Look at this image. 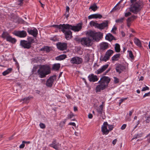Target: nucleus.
Returning a JSON list of instances; mask_svg holds the SVG:
<instances>
[{"instance_id": "nucleus-38", "label": "nucleus", "mask_w": 150, "mask_h": 150, "mask_svg": "<svg viewBox=\"0 0 150 150\" xmlns=\"http://www.w3.org/2000/svg\"><path fill=\"white\" fill-rule=\"evenodd\" d=\"M30 98L29 97L25 98H24L22 99L21 100L23 101V103H27L29 102V101L30 99Z\"/></svg>"}, {"instance_id": "nucleus-17", "label": "nucleus", "mask_w": 150, "mask_h": 150, "mask_svg": "<svg viewBox=\"0 0 150 150\" xmlns=\"http://www.w3.org/2000/svg\"><path fill=\"white\" fill-rule=\"evenodd\" d=\"M101 18H106L103 17L101 15L98 13L93 14L88 16V19Z\"/></svg>"}, {"instance_id": "nucleus-30", "label": "nucleus", "mask_w": 150, "mask_h": 150, "mask_svg": "<svg viewBox=\"0 0 150 150\" xmlns=\"http://www.w3.org/2000/svg\"><path fill=\"white\" fill-rule=\"evenodd\" d=\"M110 57H109L106 54H105V55L104 57H103L101 56L100 58V60L101 61H104L105 62H106L107 60H108L110 59Z\"/></svg>"}, {"instance_id": "nucleus-44", "label": "nucleus", "mask_w": 150, "mask_h": 150, "mask_svg": "<svg viewBox=\"0 0 150 150\" xmlns=\"http://www.w3.org/2000/svg\"><path fill=\"white\" fill-rule=\"evenodd\" d=\"M108 66L109 65L108 64H106L103 65L101 68L102 70H103V71H104L108 68Z\"/></svg>"}, {"instance_id": "nucleus-6", "label": "nucleus", "mask_w": 150, "mask_h": 150, "mask_svg": "<svg viewBox=\"0 0 150 150\" xmlns=\"http://www.w3.org/2000/svg\"><path fill=\"white\" fill-rule=\"evenodd\" d=\"M61 30L64 33L65 38L67 40H69L73 37L72 32L69 30L63 29Z\"/></svg>"}, {"instance_id": "nucleus-34", "label": "nucleus", "mask_w": 150, "mask_h": 150, "mask_svg": "<svg viewBox=\"0 0 150 150\" xmlns=\"http://www.w3.org/2000/svg\"><path fill=\"white\" fill-rule=\"evenodd\" d=\"M12 69L11 68H8L6 70L3 72L2 74L3 76H5L11 73L12 71Z\"/></svg>"}, {"instance_id": "nucleus-33", "label": "nucleus", "mask_w": 150, "mask_h": 150, "mask_svg": "<svg viewBox=\"0 0 150 150\" xmlns=\"http://www.w3.org/2000/svg\"><path fill=\"white\" fill-rule=\"evenodd\" d=\"M98 8L96 4L94 3L93 5L91 6L89 8V9H91L94 11H96Z\"/></svg>"}, {"instance_id": "nucleus-27", "label": "nucleus", "mask_w": 150, "mask_h": 150, "mask_svg": "<svg viewBox=\"0 0 150 150\" xmlns=\"http://www.w3.org/2000/svg\"><path fill=\"white\" fill-rule=\"evenodd\" d=\"M120 54H117L114 55L112 57V60L113 62L115 61H117L118 60V59L120 58Z\"/></svg>"}, {"instance_id": "nucleus-64", "label": "nucleus", "mask_w": 150, "mask_h": 150, "mask_svg": "<svg viewBox=\"0 0 150 150\" xmlns=\"http://www.w3.org/2000/svg\"><path fill=\"white\" fill-rule=\"evenodd\" d=\"M69 124L74 126H75L76 125L75 123L74 122H70Z\"/></svg>"}, {"instance_id": "nucleus-15", "label": "nucleus", "mask_w": 150, "mask_h": 150, "mask_svg": "<svg viewBox=\"0 0 150 150\" xmlns=\"http://www.w3.org/2000/svg\"><path fill=\"white\" fill-rule=\"evenodd\" d=\"M99 84L97 85L96 88V92H100L101 91L103 90L106 88L108 86H107L101 83H98Z\"/></svg>"}, {"instance_id": "nucleus-55", "label": "nucleus", "mask_w": 150, "mask_h": 150, "mask_svg": "<svg viewBox=\"0 0 150 150\" xmlns=\"http://www.w3.org/2000/svg\"><path fill=\"white\" fill-rule=\"evenodd\" d=\"M146 123H149L150 122V116H149L147 117L146 120Z\"/></svg>"}, {"instance_id": "nucleus-9", "label": "nucleus", "mask_w": 150, "mask_h": 150, "mask_svg": "<svg viewBox=\"0 0 150 150\" xmlns=\"http://www.w3.org/2000/svg\"><path fill=\"white\" fill-rule=\"evenodd\" d=\"M56 76L55 75L51 76L47 79L46 83V86L50 88L52 87L54 80L56 79Z\"/></svg>"}, {"instance_id": "nucleus-23", "label": "nucleus", "mask_w": 150, "mask_h": 150, "mask_svg": "<svg viewBox=\"0 0 150 150\" xmlns=\"http://www.w3.org/2000/svg\"><path fill=\"white\" fill-rule=\"evenodd\" d=\"M67 57L66 55L63 54L56 57L55 58L56 60L61 61L65 59Z\"/></svg>"}, {"instance_id": "nucleus-37", "label": "nucleus", "mask_w": 150, "mask_h": 150, "mask_svg": "<svg viewBox=\"0 0 150 150\" xmlns=\"http://www.w3.org/2000/svg\"><path fill=\"white\" fill-rule=\"evenodd\" d=\"M59 145V143H57L56 144H50L49 145V146L52 147L54 149L56 150H59L58 149V146Z\"/></svg>"}, {"instance_id": "nucleus-5", "label": "nucleus", "mask_w": 150, "mask_h": 150, "mask_svg": "<svg viewBox=\"0 0 150 150\" xmlns=\"http://www.w3.org/2000/svg\"><path fill=\"white\" fill-rule=\"evenodd\" d=\"M92 41L91 39L88 37H84L81 38V44L83 46L89 47L91 46Z\"/></svg>"}, {"instance_id": "nucleus-32", "label": "nucleus", "mask_w": 150, "mask_h": 150, "mask_svg": "<svg viewBox=\"0 0 150 150\" xmlns=\"http://www.w3.org/2000/svg\"><path fill=\"white\" fill-rule=\"evenodd\" d=\"M10 35L7 32L5 31L3 32L1 35L2 37L4 39H6V40Z\"/></svg>"}, {"instance_id": "nucleus-22", "label": "nucleus", "mask_w": 150, "mask_h": 150, "mask_svg": "<svg viewBox=\"0 0 150 150\" xmlns=\"http://www.w3.org/2000/svg\"><path fill=\"white\" fill-rule=\"evenodd\" d=\"M108 43L106 42H103L100 45V49L104 50L107 49L109 47Z\"/></svg>"}, {"instance_id": "nucleus-3", "label": "nucleus", "mask_w": 150, "mask_h": 150, "mask_svg": "<svg viewBox=\"0 0 150 150\" xmlns=\"http://www.w3.org/2000/svg\"><path fill=\"white\" fill-rule=\"evenodd\" d=\"M86 35L91 39V41L93 40L99 41L103 37V34L100 32H96L91 30H89L86 33Z\"/></svg>"}, {"instance_id": "nucleus-35", "label": "nucleus", "mask_w": 150, "mask_h": 150, "mask_svg": "<svg viewBox=\"0 0 150 150\" xmlns=\"http://www.w3.org/2000/svg\"><path fill=\"white\" fill-rule=\"evenodd\" d=\"M115 51L117 52H120V46L119 44L116 43L115 44Z\"/></svg>"}, {"instance_id": "nucleus-46", "label": "nucleus", "mask_w": 150, "mask_h": 150, "mask_svg": "<svg viewBox=\"0 0 150 150\" xmlns=\"http://www.w3.org/2000/svg\"><path fill=\"white\" fill-rule=\"evenodd\" d=\"M108 130L109 132L110 131H111L114 128L113 125H110L108 124Z\"/></svg>"}, {"instance_id": "nucleus-59", "label": "nucleus", "mask_w": 150, "mask_h": 150, "mask_svg": "<svg viewBox=\"0 0 150 150\" xmlns=\"http://www.w3.org/2000/svg\"><path fill=\"white\" fill-rule=\"evenodd\" d=\"M25 146V144L24 143H22V144H21L19 146V148L20 149H23Z\"/></svg>"}, {"instance_id": "nucleus-60", "label": "nucleus", "mask_w": 150, "mask_h": 150, "mask_svg": "<svg viewBox=\"0 0 150 150\" xmlns=\"http://www.w3.org/2000/svg\"><path fill=\"white\" fill-rule=\"evenodd\" d=\"M16 20H17V21L18 23H22V22L23 21V19H16Z\"/></svg>"}, {"instance_id": "nucleus-11", "label": "nucleus", "mask_w": 150, "mask_h": 150, "mask_svg": "<svg viewBox=\"0 0 150 150\" xmlns=\"http://www.w3.org/2000/svg\"><path fill=\"white\" fill-rule=\"evenodd\" d=\"M20 45L22 48L24 49H29L31 47V46L30 45L28 42L27 40H21Z\"/></svg>"}, {"instance_id": "nucleus-54", "label": "nucleus", "mask_w": 150, "mask_h": 150, "mask_svg": "<svg viewBox=\"0 0 150 150\" xmlns=\"http://www.w3.org/2000/svg\"><path fill=\"white\" fill-rule=\"evenodd\" d=\"M114 83H118L119 82L118 79L116 77H114Z\"/></svg>"}, {"instance_id": "nucleus-28", "label": "nucleus", "mask_w": 150, "mask_h": 150, "mask_svg": "<svg viewBox=\"0 0 150 150\" xmlns=\"http://www.w3.org/2000/svg\"><path fill=\"white\" fill-rule=\"evenodd\" d=\"M27 42L31 46V45L33 43H35V41L34 38L30 37H28L27 38Z\"/></svg>"}, {"instance_id": "nucleus-40", "label": "nucleus", "mask_w": 150, "mask_h": 150, "mask_svg": "<svg viewBox=\"0 0 150 150\" xmlns=\"http://www.w3.org/2000/svg\"><path fill=\"white\" fill-rule=\"evenodd\" d=\"M38 67L36 66H34L32 69V74H36L37 75V72H36L37 69H38Z\"/></svg>"}, {"instance_id": "nucleus-8", "label": "nucleus", "mask_w": 150, "mask_h": 150, "mask_svg": "<svg viewBox=\"0 0 150 150\" xmlns=\"http://www.w3.org/2000/svg\"><path fill=\"white\" fill-rule=\"evenodd\" d=\"M110 81V79L108 76H104L101 78L98 83H102L108 86V83Z\"/></svg>"}, {"instance_id": "nucleus-14", "label": "nucleus", "mask_w": 150, "mask_h": 150, "mask_svg": "<svg viewBox=\"0 0 150 150\" xmlns=\"http://www.w3.org/2000/svg\"><path fill=\"white\" fill-rule=\"evenodd\" d=\"M126 69V67L120 64H118L116 66L115 69L117 72L120 74L122 71Z\"/></svg>"}, {"instance_id": "nucleus-57", "label": "nucleus", "mask_w": 150, "mask_h": 150, "mask_svg": "<svg viewBox=\"0 0 150 150\" xmlns=\"http://www.w3.org/2000/svg\"><path fill=\"white\" fill-rule=\"evenodd\" d=\"M150 95V91L147 93H145L143 96V98H144L146 96H149Z\"/></svg>"}, {"instance_id": "nucleus-52", "label": "nucleus", "mask_w": 150, "mask_h": 150, "mask_svg": "<svg viewBox=\"0 0 150 150\" xmlns=\"http://www.w3.org/2000/svg\"><path fill=\"white\" fill-rule=\"evenodd\" d=\"M149 88L147 86H146L145 87H144L142 88V91H144L146 90H149Z\"/></svg>"}, {"instance_id": "nucleus-36", "label": "nucleus", "mask_w": 150, "mask_h": 150, "mask_svg": "<svg viewBox=\"0 0 150 150\" xmlns=\"http://www.w3.org/2000/svg\"><path fill=\"white\" fill-rule=\"evenodd\" d=\"M97 112L100 114H102L103 110V105H101L97 109Z\"/></svg>"}, {"instance_id": "nucleus-7", "label": "nucleus", "mask_w": 150, "mask_h": 150, "mask_svg": "<svg viewBox=\"0 0 150 150\" xmlns=\"http://www.w3.org/2000/svg\"><path fill=\"white\" fill-rule=\"evenodd\" d=\"M83 62L82 59L79 57H73L70 60V62L71 64L77 65L82 64Z\"/></svg>"}, {"instance_id": "nucleus-31", "label": "nucleus", "mask_w": 150, "mask_h": 150, "mask_svg": "<svg viewBox=\"0 0 150 150\" xmlns=\"http://www.w3.org/2000/svg\"><path fill=\"white\" fill-rule=\"evenodd\" d=\"M114 51L110 49L107 51L105 54L110 58V56H111L114 53Z\"/></svg>"}, {"instance_id": "nucleus-21", "label": "nucleus", "mask_w": 150, "mask_h": 150, "mask_svg": "<svg viewBox=\"0 0 150 150\" xmlns=\"http://www.w3.org/2000/svg\"><path fill=\"white\" fill-rule=\"evenodd\" d=\"M67 24H63L62 25L60 24L59 25H52V27L58 28L59 29H66L67 27Z\"/></svg>"}, {"instance_id": "nucleus-2", "label": "nucleus", "mask_w": 150, "mask_h": 150, "mask_svg": "<svg viewBox=\"0 0 150 150\" xmlns=\"http://www.w3.org/2000/svg\"><path fill=\"white\" fill-rule=\"evenodd\" d=\"M144 5V3L142 0H139L130 6V11L134 13L137 14L143 8Z\"/></svg>"}, {"instance_id": "nucleus-29", "label": "nucleus", "mask_w": 150, "mask_h": 150, "mask_svg": "<svg viewBox=\"0 0 150 150\" xmlns=\"http://www.w3.org/2000/svg\"><path fill=\"white\" fill-rule=\"evenodd\" d=\"M134 42L135 44L138 46H141V43L140 40L138 38H135L134 39Z\"/></svg>"}, {"instance_id": "nucleus-47", "label": "nucleus", "mask_w": 150, "mask_h": 150, "mask_svg": "<svg viewBox=\"0 0 150 150\" xmlns=\"http://www.w3.org/2000/svg\"><path fill=\"white\" fill-rule=\"evenodd\" d=\"M103 72V70H102L101 68L98 69L96 71V73L97 74H99Z\"/></svg>"}, {"instance_id": "nucleus-41", "label": "nucleus", "mask_w": 150, "mask_h": 150, "mask_svg": "<svg viewBox=\"0 0 150 150\" xmlns=\"http://www.w3.org/2000/svg\"><path fill=\"white\" fill-rule=\"evenodd\" d=\"M142 133L137 134H136L134 136V137L132 138V140H133L135 139H137L138 138L142 137Z\"/></svg>"}, {"instance_id": "nucleus-42", "label": "nucleus", "mask_w": 150, "mask_h": 150, "mask_svg": "<svg viewBox=\"0 0 150 150\" xmlns=\"http://www.w3.org/2000/svg\"><path fill=\"white\" fill-rule=\"evenodd\" d=\"M120 8V7H117V6H115L111 11L110 12H112L117 10H118Z\"/></svg>"}, {"instance_id": "nucleus-18", "label": "nucleus", "mask_w": 150, "mask_h": 150, "mask_svg": "<svg viewBox=\"0 0 150 150\" xmlns=\"http://www.w3.org/2000/svg\"><path fill=\"white\" fill-rule=\"evenodd\" d=\"M89 81L91 82H95L98 80L97 76L94 75L93 74L89 75L88 77Z\"/></svg>"}, {"instance_id": "nucleus-62", "label": "nucleus", "mask_w": 150, "mask_h": 150, "mask_svg": "<svg viewBox=\"0 0 150 150\" xmlns=\"http://www.w3.org/2000/svg\"><path fill=\"white\" fill-rule=\"evenodd\" d=\"M88 118L89 119H91L93 117V115L89 113L88 115Z\"/></svg>"}, {"instance_id": "nucleus-50", "label": "nucleus", "mask_w": 150, "mask_h": 150, "mask_svg": "<svg viewBox=\"0 0 150 150\" xmlns=\"http://www.w3.org/2000/svg\"><path fill=\"white\" fill-rule=\"evenodd\" d=\"M74 116V114L72 112H71L68 115L67 118L68 119H71Z\"/></svg>"}, {"instance_id": "nucleus-19", "label": "nucleus", "mask_w": 150, "mask_h": 150, "mask_svg": "<svg viewBox=\"0 0 150 150\" xmlns=\"http://www.w3.org/2000/svg\"><path fill=\"white\" fill-rule=\"evenodd\" d=\"M108 21H106L105 22L100 24H98V28L99 29H103L108 26Z\"/></svg>"}, {"instance_id": "nucleus-63", "label": "nucleus", "mask_w": 150, "mask_h": 150, "mask_svg": "<svg viewBox=\"0 0 150 150\" xmlns=\"http://www.w3.org/2000/svg\"><path fill=\"white\" fill-rule=\"evenodd\" d=\"M16 86H19L21 88H22V86L21 84L19 83H16Z\"/></svg>"}, {"instance_id": "nucleus-16", "label": "nucleus", "mask_w": 150, "mask_h": 150, "mask_svg": "<svg viewBox=\"0 0 150 150\" xmlns=\"http://www.w3.org/2000/svg\"><path fill=\"white\" fill-rule=\"evenodd\" d=\"M27 32L29 34L32 35L34 37H36L38 34V31L35 28H34L33 30H29L28 29Z\"/></svg>"}, {"instance_id": "nucleus-45", "label": "nucleus", "mask_w": 150, "mask_h": 150, "mask_svg": "<svg viewBox=\"0 0 150 150\" xmlns=\"http://www.w3.org/2000/svg\"><path fill=\"white\" fill-rule=\"evenodd\" d=\"M128 52H129V57L132 59H133L134 58L132 52L131 51H128Z\"/></svg>"}, {"instance_id": "nucleus-4", "label": "nucleus", "mask_w": 150, "mask_h": 150, "mask_svg": "<svg viewBox=\"0 0 150 150\" xmlns=\"http://www.w3.org/2000/svg\"><path fill=\"white\" fill-rule=\"evenodd\" d=\"M82 23H80L76 25H72L69 24H67L66 29L71 30L74 32H78L82 29Z\"/></svg>"}, {"instance_id": "nucleus-48", "label": "nucleus", "mask_w": 150, "mask_h": 150, "mask_svg": "<svg viewBox=\"0 0 150 150\" xmlns=\"http://www.w3.org/2000/svg\"><path fill=\"white\" fill-rule=\"evenodd\" d=\"M117 29V28L115 26H114L113 27L112 30L111 32L114 34H115V30Z\"/></svg>"}, {"instance_id": "nucleus-56", "label": "nucleus", "mask_w": 150, "mask_h": 150, "mask_svg": "<svg viewBox=\"0 0 150 150\" xmlns=\"http://www.w3.org/2000/svg\"><path fill=\"white\" fill-rule=\"evenodd\" d=\"M126 126L127 125L126 124H124L121 126V129L122 130H124L126 128Z\"/></svg>"}, {"instance_id": "nucleus-43", "label": "nucleus", "mask_w": 150, "mask_h": 150, "mask_svg": "<svg viewBox=\"0 0 150 150\" xmlns=\"http://www.w3.org/2000/svg\"><path fill=\"white\" fill-rule=\"evenodd\" d=\"M132 19H127V25L129 28L130 26L131 23L132 21Z\"/></svg>"}, {"instance_id": "nucleus-24", "label": "nucleus", "mask_w": 150, "mask_h": 150, "mask_svg": "<svg viewBox=\"0 0 150 150\" xmlns=\"http://www.w3.org/2000/svg\"><path fill=\"white\" fill-rule=\"evenodd\" d=\"M60 67V64L59 63L55 64L53 65L52 69L55 71L59 70Z\"/></svg>"}, {"instance_id": "nucleus-58", "label": "nucleus", "mask_w": 150, "mask_h": 150, "mask_svg": "<svg viewBox=\"0 0 150 150\" xmlns=\"http://www.w3.org/2000/svg\"><path fill=\"white\" fill-rule=\"evenodd\" d=\"M131 15V13L130 12H128L125 13V16L127 17Z\"/></svg>"}, {"instance_id": "nucleus-13", "label": "nucleus", "mask_w": 150, "mask_h": 150, "mask_svg": "<svg viewBox=\"0 0 150 150\" xmlns=\"http://www.w3.org/2000/svg\"><path fill=\"white\" fill-rule=\"evenodd\" d=\"M57 48L60 50H66L67 48V45L66 43L59 42L57 44Z\"/></svg>"}, {"instance_id": "nucleus-10", "label": "nucleus", "mask_w": 150, "mask_h": 150, "mask_svg": "<svg viewBox=\"0 0 150 150\" xmlns=\"http://www.w3.org/2000/svg\"><path fill=\"white\" fill-rule=\"evenodd\" d=\"M13 34L20 38L25 37L27 35L26 32L25 30L14 31Z\"/></svg>"}, {"instance_id": "nucleus-1", "label": "nucleus", "mask_w": 150, "mask_h": 150, "mask_svg": "<svg viewBox=\"0 0 150 150\" xmlns=\"http://www.w3.org/2000/svg\"><path fill=\"white\" fill-rule=\"evenodd\" d=\"M51 73L50 68L49 66L42 65L41 66L37 71V75L41 78L46 77L47 75Z\"/></svg>"}, {"instance_id": "nucleus-53", "label": "nucleus", "mask_w": 150, "mask_h": 150, "mask_svg": "<svg viewBox=\"0 0 150 150\" xmlns=\"http://www.w3.org/2000/svg\"><path fill=\"white\" fill-rule=\"evenodd\" d=\"M124 20V19H116L115 21L117 23H121L123 22Z\"/></svg>"}, {"instance_id": "nucleus-61", "label": "nucleus", "mask_w": 150, "mask_h": 150, "mask_svg": "<svg viewBox=\"0 0 150 150\" xmlns=\"http://www.w3.org/2000/svg\"><path fill=\"white\" fill-rule=\"evenodd\" d=\"M117 139H115L113 141H112V144H113V145H115L117 142Z\"/></svg>"}, {"instance_id": "nucleus-49", "label": "nucleus", "mask_w": 150, "mask_h": 150, "mask_svg": "<svg viewBox=\"0 0 150 150\" xmlns=\"http://www.w3.org/2000/svg\"><path fill=\"white\" fill-rule=\"evenodd\" d=\"M74 40L76 41L79 42H80L81 43V38H80L78 37H76L74 38Z\"/></svg>"}, {"instance_id": "nucleus-51", "label": "nucleus", "mask_w": 150, "mask_h": 150, "mask_svg": "<svg viewBox=\"0 0 150 150\" xmlns=\"http://www.w3.org/2000/svg\"><path fill=\"white\" fill-rule=\"evenodd\" d=\"M39 125L40 127L42 129H44L45 127V125L43 123H40Z\"/></svg>"}, {"instance_id": "nucleus-25", "label": "nucleus", "mask_w": 150, "mask_h": 150, "mask_svg": "<svg viewBox=\"0 0 150 150\" xmlns=\"http://www.w3.org/2000/svg\"><path fill=\"white\" fill-rule=\"evenodd\" d=\"M6 40L7 41L13 44L15 43L16 41V40L15 38H12L10 35L8 37Z\"/></svg>"}, {"instance_id": "nucleus-12", "label": "nucleus", "mask_w": 150, "mask_h": 150, "mask_svg": "<svg viewBox=\"0 0 150 150\" xmlns=\"http://www.w3.org/2000/svg\"><path fill=\"white\" fill-rule=\"evenodd\" d=\"M108 123L107 122H105L103 123V125L101 127V132L103 134L107 135L109 133V131L107 129Z\"/></svg>"}, {"instance_id": "nucleus-26", "label": "nucleus", "mask_w": 150, "mask_h": 150, "mask_svg": "<svg viewBox=\"0 0 150 150\" xmlns=\"http://www.w3.org/2000/svg\"><path fill=\"white\" fill-rule=\"evenodd\" d=\"M51 50V47L48 46H45L40 50L41 51H46L47 52H49Z\"/></svg>"}, {"instance_id": "nucleus-20", "label": "nucleus", "mask_w": 150, "mask_h": 150, "mask_svg": "<svg viewBox=\"0 0 150 150\" xmlns=\"http://www.w3.org/2000/svg\"><path fill=\"white\" fill-rule=\"evenodd\" d=\"M105 38L110 41H111L112 40H116V39L111 34L109 33L106 36Z\"/></svg>"}, {"instance_id": "nucleus-39", "label": "nucleus", "mask_w": 150, "mask_h": 150, "mask_svg": "<svg viewBox=\"0 0 150 150\" xmlns=\"http://www.w3.org/2000/svg\"><path fill=\"white\" fill-rule=\"evenodd\" d=\"M90 24L91 26H93L95 27L96 28H98V23L93 21H92L90 22Z\"/></svg>"}]
</instances>
